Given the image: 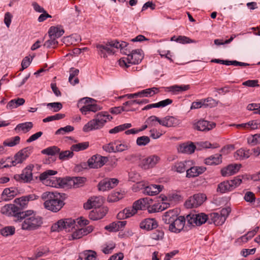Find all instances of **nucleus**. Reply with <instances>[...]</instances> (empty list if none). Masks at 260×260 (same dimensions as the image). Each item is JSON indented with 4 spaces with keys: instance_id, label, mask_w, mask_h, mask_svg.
<instances>
[{
    "instance_id": "f257e3e1",
    "label": "nucleus",
    "mask_w": 260,
    "mask_h": 260,
    "mask_svg": "<svg viewBox=\"0 0 260 260\" xmlns=\"http://www.w3.org/2000/svg\"><path fill=\"white\" fill-rule=\"evenodd\" d=\"M24 221L21 224L22 230L33 231L39 228L43 223L42 218L34 214L32 210H27L19 213V216L17 221Z\"/></svg>"
},
{
    "instance_id": "f03ea898",
    "label": "nucleus",
    "mask_w": 260,
    "mask_h": 260,
    "mask_svg": "<svg viewBox=\"0 0 260 260\" xmlns=\"http://www.w3.org/2000/svg\"><path fill=\"white\" fill-rule=\"evenodd\" d=\"M112 119V117L106 112L97 113L94 118L89 121L83 127V131L85 133L102 128L107 122Z\"/></svg>"
},
{
    "instance_id": "7ed1b4c3",
    "label": "nucleus",
    "mask_w": 260,
    "mask_h": 260,
    "mask_svg": "<svg viewBox=\"0 0 260 260\" xmlns=\"http://www.w3.org/2000/svg\"><path fill=\"white\" fill-rule=\"evenodd\" d=\"M47 186L57 188H78L85 183V180H41Z\"/></svg>"
},
{
    "instance_id": "20e7f679",
    "label": "nucleus",
    "mask_w": 260,
    "mask_h": 260,
    "mask_svg": "<svg viewBox=\"0 0 260 260\" xmlns=\"http://www.w3.org/2000/svg\"><path fill=\"white\" fill-rule=\"evenodd\" d=\"M49 196V202L47 201L44 203L45 208L53 212H58L65 205L64 201L67 198V194L55 192Z\"/></svg>"
},
{
    "instance_id": "39448f33",
    "label": "nucleus",
    "mask_w": 260,
    "mask_h": 260,
    "mask_svg": "<svg viewBox=\"0 0 260 260\" xmlns=\"http://www.w3.org/2000/svg\"><path fill=\"white\" fill-rule=\"evenodd\" d=\"M144 57V53L141 49H136L132 51L126 57H122L119 60V64L121 67L128 68L129 64H138Z\"/></svg>"
},
{
    "instance_id": "423d86ee",
    "label": "nucleus",
    "mask_w": 260,
    "mask_h": 260,
    "mask_svg": "<svg viewBox=\"0 0 260 260\" xmlns=\"http://www.w3.org/2000/svg\"><path fill=\"white\" fill-rule=\"evenodd\" d=\"M80 102L85 104L80 109L81 112L84 115H86L90 112H96L101 109L100 106L98 105L95 101L91 98H84L81 99Z\"/></svg>"
},
{
    "instance_id": "0eeeda50",
    "label": "nucleus",
    "mask_w": 260,
    "mask_h": 260,
    "mask_svg": "<svg viewBox=\"0 0 260 260\" xmlns=\"http://www.w3.org/2000/svg\"><path fill=\"white\" fill-rule=\"evenodd\" d=\"M75 224V220L71 218L60 219L52 225L51 230L53 232H59L63 230H65L66 231H70V228H74Z\"/></svg>"
},
{
    "instance_id": "6e6552de",
    "label": "nucleus",
    "mask_w": 260,
    "mask_h": 260,
    "mask_svg": "<svg viewBox=\"0 0 260 260\" xmlns=\"http://www.w3.org/2000/svg\"><path fill=\"white\" fill-rule=\"evenodd\" d=\"M160 158L157 155L153 154L140 159L139 166L144 170H149L154 168L159 162Z\"/></svg>"
},
{
    "instance_id": "1a4fd4ad",
    "label": "nucleus",
    "mask_w": 260,
    "mask_h": 260,
    "mask_svg": "<svg viewBox=\"0 0 260 260\" xmlns=\"http://www.w3.org/2000/svg\"><path fill=\"white\" fill-rule=\"evenodd\" d=\"M242 180H226L219 183L217 189V191L225 193L231 191L238 186Z\"/></svg>"
},
{
    "instance_id": "9d476101",
    "label": "nucleus",
    "mask_w": 260,
    "mask_h": 260,
    "mask_svg": "<svg viewBox=\"0 0 260 260\" xmlns=\"http://www.w3.org/2000/svg\"><path fill=\"white\" fill-rule=\"evenodd\" d=\"M186 219L188 223L191 225H201L206 221L208 222V216L204 213H191L186 216Z\"/></svg>"
},
{
    "instance_id": "9b49d317",
    "label": "nucleus",
    "mask_w": 260,
    "mask_h": 260,
    "mask_svg": "<svg viewBox=\"0 0 260 260\" xmlns=\"http://www.w3.org/2000/svg\"><path fill=\"white\" fill-rule=\"evenodd\" d=\"M32 150L31 147H28L18 151L14 155L13 159L10 161L12 166H15L23 162L30 155Z\"/></svg>"
},
{
    "instance_id": "f8f14e48",
    "label": "nucleus",
    "mask_w": 260,
    "mask_h": 260,
    "mask_svg": "<svg viewBox=\"0 0 260 260\" xmlns=\"http://www.w3.org/2000/svg\"><path fill=\"white\" fill-rule=\"evenodd\" d=\"M206 200V196L203 193H198L190 197L184 203L187 208H196L201 205Z\"/></svg>"
},
{
    "instance_id": "ddd939ff",
    "label": "nucleus",
    "mask_w": 260,
    "mask_h": 260,
    "mask_svg": "<svg viewBox=\"0 0 260 260\" xmlns=\"http://www.w3.org/2000/svg\"><path fill=\"white\" fill-rule=\"evenodd\" d=\"M108 161V158L100 154L93 155L87 161L88 165L90 168L98 169L103 167Z\"/></svg>"
},
{
    "instance_id": "4468645a",
    "label": "nucleus",
    "mask_w": 260,
    "mask_h": 260,
    "mask_svg": "<svg viewBox=\"0 0 260 260\" xmlns=\"http://www.w3.org/2000/svg\"><path fill=\"white\" fill-rule=\"evenodd\" d=\"M1 212L3 214L13 216L14 218V220L17 221L19 216V213H21L22 211L16 205L10 204L2 207Z\"/></svg>"
},
{
    "instance_id": "2eb2a0df",
    "label": "nucleus",
    "mask_w": 260,
    "mask_h": 260,
    "mask_svg": "<svg viewBox=\"0 0 260 260\" xmlns=\"http://www.w3.org/2000/svg\"><path fill=\"white\" fill-rule=\"evenodd\" d=\"M104 201V197L101 196L91 197L84 204V208L86 210H89L92 208L101 207Z\"/></svg>"
},
{
    "instance_id": "dca6fc26",
    "label": "nucleus",
    "mask_w": 260,
    "mask_h": 260,
    "mask_svg": "<svg viewBox=\"0 0 260 260\" xmlns=\"http://www.w3.org/2000/svg\"><path fill=\"white\" fill-rule=\"evenodd\" d=\"M185 223L184 217L180 216L170 224L169 226V230L173 233H179L183 229Z\"/></svg>"
},
{
    "instance_id": "f3484780",
    "label": "nucleus",
    "mask_w": 260,
    "mask_h": 260,
    "mask_svg": "<svg viewBox=\"0 0 260 260\" xmlns=\"http://www.w3.org/2000/svg\"><path fill=\"white\" fill-rule=\"evenodd\" d=\"M215 126V123L205 120H200L193 123L194 129L203 132L209 131L214 128Z\"/></svg>"
},
{
    "instance_id": "a211bd4d",
    "label": "nucleus",
    "mask_w": 260,
    "mask_h": 260,
    "mask_svg": "<svg viewBox=\"0 0 260 260\" xmlns=\"http://www.w3.org/2000/svg\"><path fill=\"white\" fill-rule=\"evenodd\" d=\"M108 209L106 207L94 208L89 214V217L92 220H98L103 218L108 213Z\"/></svg>"
},
{
    "instance_id": "6ab92c4d",
    "label": "nucleus",
    "mask_w": 260,
    "mask_h": 260,
    "mask_svg": "<svg viewBox=\"0 0 260 260\" xmlns=\"http://www.w3.org/2000/svg\"><path fill=\"white\" fill-rule=\"evenodd\" d=\"M241 165L232 164L221 170V174L223 177H229L237 173L241 168Z\"/></svg>"
},
{
    "instance_id": "aec40b11",
    "label": "nucleus",
    "mask_w": 260,
    "mask_h": 260,
    "mask_svg": "<svg viewBox=\"0 0 260 260\" xmlns=\"http://www.w3.org/2000/svg\"><path fill=\"white\" fill-rule=\"evenodd\" d=\"M119 183V180H101L98 187L100 191H105L115 187Z\"/></svg>"
},
{
    "instance_id": "412c9836",
    "label": "nucleus",
    "mask_w": 260,
    "mask_h": 260,
    "mask_svg": "<svg viewBox=\"0 0 260 260\" xmlns=\"http://www.w3.org/2000/svg\"><path fill=\"white\" fill-rule=\"evenodd\" d=\"M98 54L103 58H107L108 55L114 54V52L108 43L105 44H97L96 45Z\"/></svg>"
},
{
    "instance_id": "4be33fe9",
    "label": "nucleus",
    "mask_w": 260,
    "mask_h": 260,
    "mask_svg": "<svg viewBox=\"0 0 260 260\" xmlns=\"http://www.w3.org/2000/svg\"><path fill=\"white\" fill-rule=\"evenodd\" d=\"M206 170V168L203 166H193L189 167L186 170V177H196L203 174Z\"/></svg>"
},
{
    "instance_id": "5701e85b",
    "label": "nucleus",
    "mask_w": 260,
    "mask_h": 260,
    "mask_svg": "<svg viewBox=\"0 0 260 260\" xmlns=\"http://www.w3.org/2000/svg\"><path fill=\"white\" fill-rule=\"evenodd\" d=\"M152 202V200L149 198H145L140 199L135 201L133 206L136 209V212L138 210H144L147 209L148 205L150 204Z\"/></svg>"
},
{
    "instance_id": "b1692460",
    "label": "nucleus",
    "mask_w": 260,
    "mask_h": 260,
    "mask_svg": "<svg viewBox=\"0 0 260 260\" xmlns=\"http://www.w3.org/2000/svg\"><path fill=\"white\" fill-rule=\"evenodd\" d=\"M157 226V222L154 218H146L140 223V228L147 231L156 229Z\"/></svg>"
},
{
    "instance_id": "393cba45",
    "label": "nucleus",
    "mask_w": 260,
    "mask_h": 260,
    "mask_svg": "<svg viewBox=\"0 0 260 260\" xmlns=\"http://www.w3.org/2000/svg\"><path fill=\"white\" fill-rule=\"evenodd\" d=\"M178 217L177 210H170L165 213L162 216V220L166 224H169L170 225Z\"/></svg>"
},
{
    "instance_id": "a878e982",
    "label": "nucleus",
    "mask_w": 260,
    "mask_h": 260,
    "mask_svg": "<svg viewBox=\"0 0 260 260\" xmlns=\"http://www.w3.org/2000/svg\"><path fill=\"white\" fill-rule=\"evenodd\" d=\"M192 165V161L185 160L176 162L172 167V170L179 173L186 172L187 169Z\"/></svg>"
},
{
    "instance_id": "bb28decb",
    "label": "nucleus",
    "mask_w": 260,
    "mask_h": 260,
    "mask_svg": "<svg viewBox=\"0 0 260 260\" xmlns=\"http://www.w3.org/2000/svg\"><path fill=\"white\" fill-rule=\"evenodd\" d=\"M161 125L166 127L176 126L179 125L181 121L176 117L170 116H167L162 118V121H160Z\"/></svg>"
},
{
    "instance_id": "cd10ccee",
    "label": "nucleus",
    "mask_w": 260,
    "mask_h": 260,
    "mask_svg": "<svg viewBox=\"0 0 260 260\" xmlns=\"http://www.w3.org/2000/svg\"><path fill=\"white\" fill-rule=\"evenodd\" d=\"M136 213H137L136 209L132 206V207L126 208L119 212L117 215V218L118 219L122 220L129 218Z\"/></svg>"
},
{
    "instance_id": "c85d7f7f",
    "label": "nucleus",
    "mask_w": 260,
    "mask_h": 260,
    "mask_svg": "<svg viewBox=\"0 0 260 260\" xmlns=\"http://www.w3.org/2000/svg\"><path fill=\"white\" fill-rule=\"evenodd\" d=\"M163 186L160 185L151 184L145 187L143 193L149 196H154L160 192Z\"/></svg>"
},
{
    "instance_id": "c756f323",
    "label": "nucleus",
    "mask_w": 260,
    "mask_h": 260,
    "mask_svg": "<svg viewBox=\"0 0 260 260\" xmlns=\"http://www.w3.org/2000/svg\"><path fill=\"white\" fill-rule=\"evenodd\" d=\"M64 32L63 28L59 25L51 26L48 30L49 38L56 39L60 37Z\"/></svg>"
},
{
    "instance_id": "7c9ffc66",
    "label": "nucleus",
    "mask_w": 260,
    "mask_h": 260,
    "mask_svg": "<svg viewBox=\"0 0 260 260\" xmlns=\"http://www.w3.org/2000/svg\"><path fill=\"white\" fill-rule=\"evenodd\" d=\"M126 224V221H115L106 225L105 227V229L111 232H115L123 229Z\"/></svg>"
},
{
    "instance_id": "2f4dec72",
    "label": "nucleus",
    "mask_w": 260,
    "mask_h": 260,
    "mask_svg": "<svg viewBox=\"0 0 260 260\" xmlns=\"http://www.w3.org/2000/svg\"><path fill=\"white\" fill-rule=\"evenodd\" d=\"M18 192V191L16 188H6L4 190L2 196L4 200L9 201L14 198L17 194Z\"/></svg>"
},
{
    "instance_id": "473e14b6",
    "label": "nucleus",
    "mask_w": 260,
    "mask_h": 260,
    "mask_svg": "<svg viewBox=\"0 0 260 260\" xmlns=\"http://www.w3.org/2000/svg\"><path fill=\"white\" fill-rule=\"evenodd\" d=\"M205 164L207 165H217L222 162V154H216L205 159Z\"/></svg>"
},
{
    "instance_id": "72a5a7b5",
    "label": "nucleus",
    "mask_w": 260,
    "mask_h": 260,
    "mask_svg": "<svg viewBox=\"0 0 260 260\" xmlns=\"http://www.w3.org/2000/svg\"><path fill=\"white\" fill-rule=\"evenodd\" d=\"M195 149V145L192 143H191L189 144L183 143L180 145L178 150L179 152L181 153L191 154L194 152Z\"/></svg>"
},
{
    "instance_id": "f704fd0d",
    "label": "nucleus",
    "mask_w": 260,
    "mask_h": 260,
    "mask_svg": "<svg viewBox=\"0 0 260 260\" xmlns=\"http://www.w3.org/2000/svg\"><path fill=\"white\" fill-rule=\"evenodd\" d=\"M159 89L156 87H152L142 90L138 92V95L139 97H151L155 94L158 92Z\"/></svg>"
},
{
    "instance_id": "c9c22d12",
    "label": "nucleus",
    "mask_w": 260,
    "mask_h": 260,
    "mask_svg": "<svg viewBox=\"0 0 260 260\" xmlns=\"http://www.w3.org/2000/svg\"><path fill=\"white\" fill-rule=\"evenodd\" d=\"M169 91L173 94H177L182 91L187 90L189 89V85H174L167 87Z\"/></svg>"
},
{
    "instance_id": "e433bc0d",
    "label": "nucleus",
    "mask_w": 260,
    "mask_h": 260,
    "mask_svg": "<svg viewBox=\"0 0 260 260\" xmlns=\"http://www.w3.org/2000/svg\"><path fill=\"white\" fill-rule=\"evenodd\" d=\"M25 103V100L23 98L14 99L8 102L6 108L8 109L16 108L20 106L23 105Z\"/></svg>"
},
{
    "instance_id": "4c0bfd02",
    "label": "nucleus",
    "mask_w": 260,
    "mask_h": 260,
    "mask_svg": "<svg viewBox=\"0 0 260 260\" xmlns=\"http://www.w3.org/2000/svg\"><path fill=\"white\" fill-rule=\"evenodd\" d=\"M250 156L249 150L241 148L236 151L234 154V157L237 160H243L248 158Z\"/></svg>"
},
{
    "instance_id": "58836bf2",
    "label": "nucleus",
    "mask_w": 260,
    "mask_h": 260,
    "mask_svg": "<svg viewBox=\"0 0 260 260\" xmlns=\"http://www.w3.org/2000/svg\"><path fill=\"white\" fill-rule=\"evenodd\" d=\"M79 71L78 69L71 68L70 71L69 82L73 85L78 84L79 82L78 78H75L78 75Z\"/></svg>"
},
{
    "instance_id": "ea45409f",
    "label": "nucleus",
    "mask_w": 260,
    "mask_h": 260,
    "mask_svg": "<svg viewBox=\"0 0 260 260\" xmlns=\"http://www.w3.org/2000/svg\"><path fill=\"white\" fill-rule=\"evenodd\" d=\"M33 127V124L31 122H26L18 124L15 129L17 131H21L24 133L29 131Z\"/></svg>"
},
{
    "instance_id": "a19ab883",
    "label": "nucleus",
    "mask_w": 260,
    "mask_h": 260,
    "mask_svg": "<svg viewBox=\"0 0 260 260\" xmlns=\"http://www.w3.org/2000/svg\"><path fill=\"white\" fill-rule=\"evenodd\" d=\"M116 152H122L129 149L131 146L129 142L115 141Z\"/></svg>"
},
{
    "instance_id": "79ce46f5",
    "label": "nucleus",
    "mask_w": 260,
    "mask_h": 260,
    "mask_svg": "<svg viewBox=\"0 0 260 260\" xmlns=\"http://www.w3.org/2000/svg\"><path fill=\"white\" fill-rule=\"evenodd\" d=\"M221 221V218L220 215L218 213H212L210 214L209 218H208V223L211 224L213 223L216 225H222L223 223H220Z\"/></svg>"
},
{
    "instance_id": "37998d69",
    "label": "nucleus",
    "mask_w": 260,
    "mask_h": 260,
    "mask_svg": "<svg viewBox=\"0 0 260 260\" xmlns=\"http://www.w3.org/2000/svg\"><path fill=\"white\" fill-rule=\"evenodd\" d=\"M34 166L30 165L24 168L20 175V179H32V170Z\"/></svg>"
},
{
    "instance_id": "c03bdc74",
    "label": "nucleus",
    "mask_w": 260,
    "mask_h": 260,
    "mask_svg": "<svg viewBox=\"0 0 260 260\" xmlns=\"http://www.w3.org/2000/svg\"><path fill=\"white\" fill-rule=\"evenodd\" d=\"M20 141L19 136H15L5 140L3 145L4 146L13 147L18 144Z\"/></svg>"
},
{
    "instance_id": "a18cd8bd",
    "label": "nucleus",
    "mask_w": 260,
    "mask_h": 260,
    "mask_svg": "<svg viewBox=\"0 0 260 260\" xmlns=\"http://www.w3.org/2000/svg\"><path fill=\"white\" fill-rule=\"evenodd\" d=\"M60 149L58 147L53 146L42 150L41 153L44 154L53 156L58 153Z\"/></svg>"
},
{
    "instance_id": "49530a36",
    "label": "nucleus",
    "mask_w": 260,
    "mask_h": 260,
    "mask_svg": "<svg viewBox=\"0 0 260 260\" xmlns=\"http://www.w3.org/2000/svg\"><path fill=\"white\" fill-rule=\"evenodd\" d=\"M89 146V142H85L73 145L71 149L72 151H79L85 150Z\"/></svg>"
},
{
    "instance_id": "de8ad7c7",
    "label": "nucleus",
    "mask_w": 260,
    "mask_h": 260,
    "mask_svg": "<svg viewBox=\"0 0 260 260\" xmlns=\"http://www.w3.org/2000/svg\"><path fill=\"white\" fill-rule=\"evenodd\" d=\"M14 203L17 205L16 206H18V208L21 210V211H23V209L25 208L28 204V202L24 196L15 199Z\"/></svg>"
},
{
    "instance_id": "09e8293b",
    "label": "nucleus",
    "mask_w": 260,
    "mask_h": 260,
    "mask_svg": "<svg viewBox=\"0 0 260 260\" xmlns=\"http://www.w3.org/2000/svg\"><path fill=\"white\" fill-rule=\"evenodd\" d=\"M43 105H46L47 107L52 111L57 112L59 111L62 108V105L61 103L54 102L48 104H43Z\"/></svg>"
},
{
    "instance_id": "8fccbe9b",
    "label": "nucleus",
    "mask_w": 260,
    "mask_h": 260,
    "mask_svg": "<svg viewBox=\"0 0 260 260\" xmlns=\"http://www.w3.org/2000/svg\"><path fill=\"white\" fill-rule=\"evenodd\" d=\"M15 229L14 226H8L1 230L0 233L5 237L12 236L15 234Z\"/></svg>"
},
{
    "instance_id": "3c124183",
    "label": "nucleus",
    "mask_w": 260,
    "mask_h": 260,
    "mask_svg": "<svg viewBox=\"0 0 260 260\" xmlns=\"http://www.w3.org/2000/svg\"><path fill=\"white\" fill-rule=\"evenodd\" d=\"M123 198V195L119 192L112 193L107 198V201L109 203H114L118 201Z\"/></svg>"
},
{
    "instance_id": "603ef678",
    "label": "nucleus",
    "mask_w": 260,
    "mask_h": 260,
    "mask_svg": "<svg viewBox=\"0 0 260 260\" xmlns=\"http://www.w3.org/2000/svg\"><path fill=\"white\" fill-rule=\"evenodd\" d=\"M74 129V128L73 126L71 125H67L65 127H60V128L58 129L55 132V135H63L73 131Z\"/></svg>"
},
{
    "instance_id": "864d4df0",
    "label": "nucleus",
    "mask_w": 260,
    "mask_h": 260,
    "mask_svg": "<svg viewBox=\"0 0 260 260\" xmlns=\"http://www.w3.org/2000/svg\"><path fill=\"white\" fill-rule=\"evenodd\" d=\"M150 138L148 136H143L137 139L136 143L139 146H144L150 142Z\"/></svg>"
},
{
    "instance_id": "5fc2aeb1",
    "label": "nucleus",
    "mask_w": 260,
    "mask_h": 260,
    "mask_svg": "<svg viewBox=\"0 0 260 260\" xmlns=\"http://www.w3.org/2000/svg\"><path fill=\"white\" fill-rule=\"evenodd\" d=\"M247 130H254L258 128L260 122L257 120H253L246 122Z\"/></svg>"
},
{
    "instance_id": "6e6d98bb",
    "label": "nucleus",
    "mask_w": 260,
    "mask_h": 260,
    "mask_svg": "<svg viewBox=\"0 0 260 260\" xmlns=\"http://www.w3.org/2000/svg\"><path fill=\"white\" fill-rule=\"evenodd\" d=\"M73 152L72 151L66 150L59 152V158L60 160H67L73 156Z\"/></svg>"
},
{
    "instance_id": "4d7b16f0",
    "label": "nucleus",
    "mask_w": 260,
    "mask_h": 260,
    "mask_svg": "<svg viewBox=\"0 0 260 260\" xmlns=\"http://www.w3.org/2000/svg\"><path fill=\"white\" fill-rule=\"evenodd\" d=\"M248 142L252 145L260 144V134H256L248 138Z\"/></svg>"
},
{
    "instance_id": "13d9d810",
    "label": "nucleus",
    "mask_w": 260,
    "mask_h": 260,
    "mask_svg": "<svg viewBox=\"0 0 260 260\" xmlns=\"http://www.w3.org/2000/svg\"><path fill=\"white\" fill-rule=\"evenodd\" d=\"M83 254L85 256V260H96L97 254L93 250L85 251Z\"/></svg>"
},
{
    "instance_id": "bf43d9fd",
    "label": "nucleus",
    "mask_w": 260,
    "mask_h": 260,
    "mask_svg": "<svg viewBox=\"0 0 260 260\" xmlns=\"http://www.w3.org/2000/svg\"><path fill=\"white\" fill-rule=\"evenodd\" d=\"M160 121H162V119H159L155 116H151L147 120V122L151 126H156L157 123L161 125Z\"/></svg>"
},
{
    "instance_id": "052dcab7",
    "label": "nucleus",
    "mask_w": 260,
    "mask_h": 260,
    "mask_svg": "<svg viewBox=\"0 0 260 260\" xmlns=\"http://www.w3.org/2000/svg\"><path fill=\"white\" fill-rule=\"evenodd\" d=\"M231 211V208L229 207L223 208L220 210V213L219 214L221 218L220 223H224L225 222Z\"/></svg>"
},
{
    "instance_id": "680f3d73",
    "label": "nucleus",
    "mask_w": 260,
    "mask_h": 260,
    "mask_svg": "<svg viewBox=\"0 0 260 260\" xmlns=\"http://www.w3.org/2000/svg\"><path fill=\"white\" fill-rule=\"evenodd\" d=\"M103 149L108 152H116V144L115 141L105 145L103 146Z\"/></svg>"
},
{
    "instance_id": "e2e57ef3",
    "label": "nucleus",
    "mask_w": 260,
    "mask_h": 260,
    "mask_svg": "<svg viewBox=\"0 0 260 260\" xmlns=\"http://www.w3.org/2000/svg\"><path fill=\"white\" fill-rule=\"evenodd\" d=\"M58 44V42L55 38H50L48 40L46 41L44 44V46L47 48H55Z\"/></svg>"
},
{
    "instance_id": "0e129e2a",
    "label": "nucleus",
    "mask_w": 260,
    "mask_h": 260,
    "mask_svg": "<svg viewBox=\"0 0 260 260\" xmlns=\"http://www.w3.org/2000/svg\"><path fill=\"white\" fill-rule=\"evenodd\" d=\"M205 107L212 108L217 106V102L212 98L204 99Z\"/></svg>"
},
{
    "instance_id": "69168bd1",
    "label": "nucleus",
    "mask_w": 260,
    "mask_h": 260,
    "mask_svg": "<svg viewBox=\"0 0 260 260\" xmlns=\"http://www.w3.org/2000/svg\"><path fill=\"white\" fill-rule=\"evenodd\" d=\"M177 42L181 44L194 43L195 41L186 36H180L175 40Z\"/></svg>"
},
{
    "instance_id": "338daca9",
    "label": "nucleus",
    "mask_w": 260,
    "mask_h": 260,
    "mask_svg": "<svg viewBox=\"0 0 260 260\" xmlns=\"http://www.w3.org/2000/svg\"><path fill=\"white\" fill-rule=\"evenodd\" d=\"M164 233L162 230H156L151 234V238L155 240L162 239Z\"/></svg>"
},
{
    "instance_id": "774afa93",
    "label": "nucleus",
    "mask_w": 260,
    "mask_h": 260,
    "mask_svg": "<svg viewBox=\"0 0 260 260\" xmlns=\"http://www.w3.org/2000/svg\"><path fill=\"white\" fill-rule=\"evenodd\" d=\"M57 173L56 171L48 170L42 173L39 177L40 179H47L50 176L55 175Z\"/></svg>"
}]
</instances>
